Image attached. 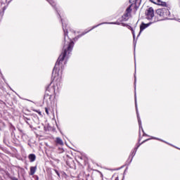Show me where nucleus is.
Instances as JSON below:
<instances>
[{
    "instance_id": "obj_1",
    "label": "nucleus",
    "mask_w": 180,
    "mask_h": 180,
    "mask_svg": "<svg viewBox=\"0 0 180 180\" xmlns=\"http://www.w3.org/2000/svg\"><path fill=\"white\" fill-rule=\"evenodd\" d=\"M62 22V26L64 32V46L63 48V51L59 56L55 67L53 68V70L52 72V78L53 81L52 82H55L56 85H60V82H61V75L58 74V72H63V69L64 68V65L67 64V61L64 62V60L65 58H68V56H70V53L71 51H72V49H74V41H77L78 39L80 37H82V36H85L86 33H89L91 30H93V29H95V27H98V25L93 27L91 29L89 30H85L83 32H82L80 34L77 35L76 37H73L68 35V30L64 27V23H63V19H61Z\"/></svg>"
},
{
    "instance_id": "obj_2",
    "label": "nucleus",
    "mask_w": 180,
    "mask_h": 180,
    "mask_svg": "<svg viewBox=\"0 0 180 180\" xmlns=\"http://www.w3.org/2000/svg\"><path fill=\"white\" fill-rule=\"evenodd\" d=\"M138 2L139 0H129V4H131L127 7L124 13L122 16V19L124 22H127V20H129V18H130V16H131V11H133V9H135V11H137V9H139V6H137Z\"/></svg>"
},
{
    "instance_id": "obj_3",
    "label": "nucleus",
    "mask_w": 180,
    "mask_h": 180,
    "mask_svg": "<svg viewBox=\"0 0 180 180\" xmlns=\"http://www.w3.org/2000/svg\"><path fill=\"white\" fill-rule=\"evenodd\" d=\"M169 15V10L168 8H159L156 10V16L158 19L157 22H160V20H164L165 18H167Z\"/></svg>"
},
{
    "instance_id": "obj_4",
    "label": "nucleus",
    "mask_w": 180,
    "mask_h": 180,
    "mask_svg": "<svg viewBox=\"0 0 180 180\" xmlns=\"http://www.w3.org/2000/svg\"><path fill=\"white\" fill-rule=\"evenodd\" d=\"M56 94V86L54 85L51 86V84L46 87L45 91V96H49V99H51V97Z\"/></svg>"
},
{
    "instance_id": "obj_5",
    "label": "nucleus",
    "mask_w": 180,
    "mask_h": 180,
    "mask_svg": "<svg viewBox=\"0 0 180 180\" xmlns=\"http://www.w3.org/2000/svg\"><path fill=\"white\" fill-rule=\"evenodd\" d=\"M146 16L147 19L151 20L154 18V8L150 7L146 11Z\"/></svg>"
},
{
    "instance_id": "obj_6",
    "label": "nucleus",
    "mask_w": 180,
    "mask_h": 180,
    "mask_svg": "<svg viewBox=\"0 0 180 180\" xmlns=\"http://www.w3.org/2000/svg\"><path fill=\"white\" fill-rule=\"evenodd\" d=\"M149 1L150 2H152V4H154L155 5L167 7V2L165 1H162L161 0H149Z\"/></svg>"
},
{
    "instance_id": "obj_7",
    "label": "nucleus",
    "mask_w": 180,
    "mask_h": 180,
    "mask_svg": "<svg viewBox=\"0 0 180 180\" xmlns=\"http://www.w3.org/2000/svg\"><path fill=\"white\" fill-rule=\"evenodd\" d=\"M150 25H151V23L145 24L144 22H142L140 25L139 33H141V32H143V30H144L145 29H147V27H148V26H150Z\"/></svg>"
},
{
    "instance_id": "obj_8",
    "label": "nucleus",
    "mask_w": 180,
    "mask_h": 180,
    "mask_svg": "<svg viewBox=\"0 0 180 180\" xmlns=\"http://www.w3.org/2000/svg\"><path fill=\"white\" fill-rule=\"evenodd\" d=\"M37 169V166L35 167H30V175L33 176L36 174V171Z\"/></svg>"
},
{
    "instance_id": "obj_9",
    "label": "nucleus",
    "mask_w": 180,
    "mask_h": 180,
    "mask_svg": "<svg viewBox=\"0 0 180 180\" xmlns=\"http://www.w3.org/2000/svg\"><path fill=\"white\" fill-rule=\"evenodd\" d=\"M55 143L58 144V146H63L64 144V142L63 141V139L60 137H56Z\"/></svg>"
},
{
    "instance_id": "obj_10",
    "label": "nucleus",
    "mask_w": 180,
    "mask_h": 180,
    "mask_svg": "<svg viewBox=\"0 0 180 180\" xmlns=\"http://www.w3.org/2000/svg\"><path fill=\"white\" fill-rule=\"evenodd\" d=\"M28 158L30 162H34L36 161V155L32 153L28 155Z\"/></svg>"
},
{
    "instance_id": "obj_11",
    "label": "nucleus",
    "mask_w": 180,
    "mask_h": 180,
    "mask_svg": "<svg viewBox=\"0 0 180 180\" xmlns=\"http://www.w3.org/2000/svg\"><path fill=\"white\" fill-rule=\"evenodd\" d=\"M124 179V175L122 173H120L117 175L115 180H123Z\"/></svg>"
},
{
    "instance_id": "obj_12",
    "label": "nucleus",
    "mask_w": 180,
    "mask_h": 180,
    "mask_svg": "<svg viewBox=\"0 0 180 180\" xmlns=\"http://www.w3.org/2000/svg\"><path fill=\"white\" fill-rule=\"evenodd\" d=\"M148 140H150V139H145L141 143H138L137 147H136V150H137V148H139V147H140L141 146V144H144V143H146V141H148Z\"/></svg>"
},
{
    "instance_id": "obj_13",
    "label": "nucleus",
    "mask_w": 180,
    "mask_h": 180,
    "mask_svg": "<svg viewBox=\"0 0 180 180\" xmlns=\"http://www.w3.org/2000/svg\"><path fill=\"white\" fill-rule=\"evenodd\" d=\"M23 119H24V120H25V122H26V123L27 124H30V123H29V122H30V118H27V117H23Z\"/></svg>"
},
{
    "instance_id": "obj_14",
    "label": "nucleus",
    "mask_w": 180,
    "mask_h": 180,
    "mask_svg": "<svg viewBox=\"0 0 180 180\" xmlns=\"http://www.w3.org/2000/svg\"><path fill=\"white\" fill-rule=\"evenodd\" d=\"M45 112H46V115L49 116L50 115V108H45Z\"/></svg>"
},
{
    "instance_id": "obj_15",
    "label": "nucleus",
    "mask_w": 180,
    "mask_h": 180,
    "mask_svg": "<svg viewBox=\"0 0 180 180\" xmlns=\"http://www.w3.org/2000/svg\"><path fill=\"white\" fill-rule=\"evenodd\" d=\"M34 112H36L39 116H41V111L37 110H33Z\"/></svg>"
},
{
    "instance_id": "obj_16",
    "label": "nucleus",
    "mask_w": 180,
    "mask_h": 180,
    "mask_svg": "<svg viewBox=\"0 0 180 180\" xmlns=\"http://www.w3.org/2000/svg\"><path fill=\"white\" fill-rule=\"evenodd\" d=\"M6 9V7H4L3 8V11L0 12V16H4V11Z\"/></svg>"
},
{
    "instance_id": "obj_17",
    "label": "nucleus",
    "mask_w": 180,
    "mask_h": 180,
    "mask_svg": "<svg viewBox=\"0 0 180 180\" xmlns=\"http://www.w3.org/2000/svg\"><path fill=\"white\" fill-rule=\"evenodd\" d=\"M79 164H81V165H86V160H84V162H79Z\"/></svg>"
},
{
    "instance_id": "obj_18",
    "label": "nucleus",
    "mask_w": 180,
    "mask_h": 180,
    "mask_svg": "<svg viewBox=\"0 0 180 180\" xmlns=\"http://www.w3.org/2000/svg\"><path fill=\"white\" fill-rule=\"evenodd\" d=\"M131 30L132 32L133 37H136V35L134 34V30H133V28H131Z\"/></svg>"
},
{
    "instance_id": "obj_19",
    "label": "nucleus",
    "mask_w": 180,
    "mask_h": 180,
    "mask_svg": "<svg viewBox=\"0 0 180 180\" xmlns=\"http://www.w3.org/2000/svg\"><path fill=\"white\" fill-rule=\"evenodd\" d=\"M55 172L58 175V176L60 178V173L57 171V169H55Z\"/></svg>"
},
{
    "instance_id": "obj_20",
    "label": "nucleus",
    "mask_w": 180,
    "mask_h": 180,
    "mask_svg": "<svg viewBox=\"0 0 180 180\" xmlns=\"http://www.w3.org/2000/svg\"><path fill=\"white\" fill-rule=\"evenodd\" d=\"M50 4H51L53 7L56 6V2L52 1V2H50Z\"/></svg>"
},
{
    "instance_id": "obj_21",
    "label": "nucleus",
    "mask_w": 180,
    "mask_h": 180,
    "mask_svg": "<svg viewBox=\"0 0 180 180\" xmlns=\"http://www.w3.org/2000/svg\"><path fill=\"white\" fill-rule=\"evenodd\" d=\"M11 180H19V179H18V178H16V177H11Z\"/></svg>"
},
{
    "instance_id": "obj_22",
    "label": "nucleus",
    "mask_w": 180,
    "mask_h": 180,
    "mask_svg": "<svg viewBox=\"0 0 180 180\" xmlns=\"http://www.w3.org/2000/svg\"><path fill=\"white\" fill-rule=\"evenodd\" d=\"M70 33H73L74 34H75V31H70Z\"/></svg>"
},
{
    "instance_id": "obj_23",
    "label": "nucleus",
    "mask_w": 180,
    "mask_h": 180,
    "mask_svg": "<svg viewBox=\"0 0 180 180\" xmlns=\"http://www.w3.org/2000/svg\"><path fill=\"white\" fill-rule=\"evenodd\" d=\"M115 25H120L119 23H117V22H115Z\"/></svg>"
},
{
    "instance_id": "obj_24",
    "label": "nucleus",
    "mask_w": 180,
    "mask_h": 180,
    "mask_svg": "<svg viewBox=\"0 0 180 180\" xmlns=\"http://www.w3.org/2000/svg\"><path fill=\"white\" fill-rule=\"evenodd\" d=\"M122 26H124V23H122Z\"/></svg>"
},
{
    "instance_id": "obj_25",
    "label": "nucleus",
    "mask_w": 180,
    "mask_h": 180,
    "mask_svg": "<svg viewBox=\"0 0 180 180\" xmlns=\"http://www.w3.org/2000/svg\"><path fill=\"white\" fill-rule=\"evenodd\" d=\"M140 140H141V139H139V141L140 142Z\"/></svg>"
}]
</instances>
